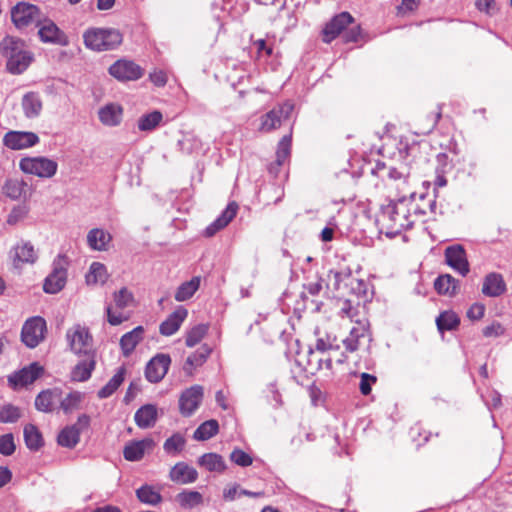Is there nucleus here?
<instances>
[{"instance_id":"nucleus-1","label":"nucleus","mask_w":512,"mask_h":512,"mask_svg":"<svg viewBox=\"0 0 512 512\" xmlns=\"http://www.w3.org/2000/svg\"><path fill=\"white\" fill-rule=\"evenodd\" d=\"M416 196L415 192H409L383 207L379 216L381 232L392 238L412 227L418 213H424L415 204Z\"/></svg>"},{"instance_id":"nucleus-2","label":"nucleus","mask_w":512,"mask_h":512,"mask_svg":"<svg viewBox=\"0 0 512 512\" xmlns=\"http://www.w3.org/2000/svg\"><path fill=\"white\" fill-rule=\"evenodd\" d=\"M0 51L7 60L6 67L11 74L23 73L33 60L25 43L12 36H7L0 42Z\"/></svg>"},{"instance_id":"nucleus-3","label":"nucleus","mask_w":512,"mask_h":512,"mask_svg":"<svg viewBox=\"0 0 512 512\" xmlns=\"http://www.w3.org/2000/svg\"><path fill=\"white\" fill-rule=\"evenodd\" d=\"M83 38L86 47L94 51L112 50L122 43V35L115 29H89Z\"/></svg>"},{"instance_id":"nucleus-4","label":"nucleus","mask_w":512,"mask_h":512,"mask_svg":"<svg viewBox=\"0 0 512 512\" xmlns=\"http://www.w3.org/2000/svg\"><path fill=\"white\" fill-rule=\"evenodd\" d=\"M20 170L25 174L39 178H52L58 169L56 161L47 157H24L19 162Z\"/></svg>"},{"instance_id":"nucleus-5","label":"nucleus","mask_w":512,"mask_h":512,"mask_svg":"<svg viewBox=\"0 0 512 512\" xmlns=\"http://www.w3.org/2000/svg\"><path fill=\"white\" fill-rule=\"evenodd\" d=\"M66 339L74 353L94 355L93 337L87 327L80 324L73 325L67 330Z\"/></svg>"},{"instance_id":"nucleus-6","label":"nucleus","mask_w":512,"mask_h":512,"mask_svg":"<svg viewBox=\"0 0 512 512\" xmlns=\"http://www.w3.org/2000/svg\"><path fill=\"white\" fill-rule=\"evenodd\" d=\"M68 258L58 255L53 261L51 273L45 278L43 289L46 293L56 294L60 292L67 281Z\"/></svg>"},{"instance_id":"nucleus-7","label":"nucleus","mask_w":512,"mask_h":512,"mask_svg":"<svg viewBox=\"0 0 512 512\" xmlns=\"http://www.w3.org/2000/svg\"><path fill=\"white\" fill-rule=\"evenodd\" d=\"M294 106L290 102H285L264 114L260 119L259 130L261 132H270L280 127L283 120L290 117Z\"/></svg>"},{"instance_id":"nucleus-8","label":"nucleus","mask_w":512,"mask_h":512,"mask_svg":"<svg viewBox=\"0 0 512 512\" xmlns=\"http://www.w3.org/2000/svg\"><path fill=\"white\" fill-rule=\"evenodd\" d=\"M45 331V320L41 317H32L22 327V341L27 347L34 348L44 339Z\"/></svg>"},{"instance_id":"nucleus-9","label":"nucleus","mask_w":512,"mask_h":512,"mask_svg":"<svg viewBox=\"0 0 512 512\" xmlns=\"http://www.w3.org/2000/svg\"><path fill=\"white\" fill-rule=\"evenodd\" d=\"M12 21L17 28H25L36 24L41 20L40 11L37 6L28 3L17 4L11 12Z\"/></svg>"},{"instance_id":"nucleus-10","label":"nucleus","mask_w":512,"mask_h":512,"mask_svg":"<svg viewBox=\"0 0 512 512\" xmlns=\"http://www.w3.org/2000/svg\"><path fill=\"white\" fill-rule=\"evenodd\" d=\"M89 423L90 418L88 415H80L76 424L67 426L61 430L57 439L58 444L62 447L74 448L80 440L81 431L88 428Z\"/></svg>"},{"instance_id":"nucleus-11","label":"nucleus","mask_w":512,"mask_h":512,"mask_svg":"<svg viewBox=\"0 0 512 512\" xmlns=\"http://www.w3.org/2000/svg\"><path fill=\"white\" fill-rule=\"evenodd\" d=\"M39 143V137L29 131H8L3 137V144L12 150H22L35 146Z\"/></svg>"},{"instance_id":"nucleus-12","label":"nucleus","mask_w":512,"mask_h":512,"mask_svg":"<svg viewBox=\"0 0 512 512\" xmlns=\"http://www.w3.org/2000/svg\"><path fill=\"white\" fill-rule=\"evenodd\" d=\"M37 26L39 27L38 35L42 42L60 46L68 45V37L52 20L41 19Z\"/></svg>"},{"instance_id":"nucleus-13","label":"nucleus","mask_w":512,"mask_h":512,"mask_svg":"<svg viewBox=\"0 0 512 512\" xmlns=\"http://www.w3.org/2000/svg\"><path fill=\"white\" fill-rule=\"evenodd\" d=\"M109 73L119 81H135L142 77V68L129 60H118L109 68Z\"/></svg>"},{"instance_id":"nucleus-14","label":"nucleus","mask_w":512,"mask_h":512,"mask_svg":"<svg viewBox=\"0 0 512 512\" xmlns=\"http://www.w3.org/2000/svg\"><path fill=\"white\" fill-rule=\"evenodd\" d=\"M43 372L42 366L34 362L8 376V382L14 389L32 384Z\"/></svg>"},{"instance_id":"nucleus-15","label":"nucleus","mask_w":512,"mask_h":512,"mask_svg":"<svg viewBox=\"0 0 512 512\" xmlns=\"http://www.w3.org/2000/svg\"><path fill=\"white\" fill-rule=\"evenodd\" d=\"M171 358L168 354H157L146 365L145 376L151 383L161 381L167 374Z\"/></svg>"},{"instance_id":"nucleus-16","label":"nucleus","mask_w":512,"mask_h":512,"mask_svg":"<svg viewBox=\"0 0 512 512\" xmlns=\"http://www.w3.org/2000/svg\"><path fill=\"white\" fill-rule=\"evenodd\" d=\"M203 399V387L200 385H194L186 389L180 399L179 407L180 412L184 416H191L196 409L199 407Z\"/></svg>"},{"instance_id":"nucleus-17","label":"nucleus","mask_w":512,"mask_h":512,"mask_svg":"<svg viewBox=\"0 0 512 512\" xmlns=\"http://www.w3.org/2000/svg\"><path fill=\"white\" fill-rule=\"evenodd\" d=\"M446 263L462 276L469 273V263L466 252L461 245L449 246L445 249Z\"/></svg>"},{"instance_id":"nucleus-18","label":"nucleus","mask_w":512,"mask_h":512,"mask_svg":"<svg viewBox=\"0 0 512 512\" xmlns=\"http://www.w3.org/2000/svg\"><path fill=\"white\" fill-rule=\"evenodd\" d=\"M354 22L353 17L348 12H342L336 15L326 24L323 30L324 42H331L335 39L344 29Z\"/></svg>"},{"instance_id":"nucleus-19","label":"nucleus","mask_w":512,"mask_h":512,"mask_svg":"<svg viewBox=\"0 0 512 512\" xmlns=\"http://www.w3.org/2000/svg\"><path fill=\"white\" fill-rule=\"evenodd\" d=\"M188 311L183 306H179L164 320L159 327V331L163 336H171L175 334L187 318Z\"/></svg>"},{"instance_id":"nucleus-20","label":"nucleus","mask_w":512,"mask_h":512,"mask_svg":"<svg viewBox=\"0 0 512 512\" xmlns=\"http://www.w3.org/2000/svg\"><path fill=\"white\" fill-rule=\"evenodd\" d=\"M155 446L151 438H145L127 444L123 450L124 458L128 461H139L147 451H151Z\"/></svg>"},{"instance_id":"nucleus-21","label":"nucleus","mask_w":512,"mask_h":512,"mask_svg":"<svg viewBox=\"0 0 512 512\" xmlns=\"http://www.w3.org/2000/svg\"><path fill=\"white\" fill-rule=\"evenodd\" d=\"M98 117L105 126H118L122 121L123 108L117 103H108L99 109Z\"/></svg>"},{"instance_id":"nucleus-22","label":"nucleus","mask_w":512,"mask_h":512,"mask_svg":"<svg viewBox=\"0 0 512 512\" xmlns=\"http://www.w3.org/2000/svg\"><path fill=\"white\" fill-rule=\"evenodd\" d=\"M238 211V205L236 202H231L227 205L225 210L221 213V215L212 222L206 229H205V236L212 237L215 235L219 230L225 228L232 219L236 216Z\"/></svg>"},{"instance_id":"nucleus-23","label":"nucleus","mask_w":512,"mask_h":512,"mask_svg":"<svg viewBox=\"0 0 512 512\" xmlns=\"http://www.w3.org/2000/svg\"><path fill=\"white\" fill-rule=\"evenodd\" d=\"M506 291V283L499 273H489L485 276L482 293L488 297H499Z\"/></svg>"},{"instance_id":"nucleus-24","label":"nucleus","mask_w":512,"mask_h":512,"mask_svg":"<svg viewBox=\"0 0 512 512\" xmlns=\"http://www.w3.org/2000/svg\"><path fill=\"white\" fill-rule=\"evenodd\" d=\"M169 476L173 482L189 484L197 480L198 472L188 464L179 462L172 467Z\"/></svg>"},{"instance_id":"nucleus-25","label":"nucleus","mask_w":512,"mask_h":512,"mask_svg":"<svg viewBox=\"0 0 512 512\" xmlns=\"http://www.w3.org/2000/svg\"><path fill=\"white\" fill-rule=\"evenodd\" d=\"M369 337L368 324L366 321H356V325L350 330L349 336L343 340L347 351L355 352L362 338Z\"/></svg>"},{"instance_id":"nucleus-26","label":"nucleus","mask_w":512,"mask_h":512,"mask_svg":"<svg viewBox=\"0 0 512 512\" xmlns=\"http://www.w3.org/2000/svg\"><path fill=\"white\" fill-rule=\"evenodd\" d=\"M111 241V234L101 228H93L87 234V244L94 251H107Z\"/></svg>"},{"instance_id":"nucleus-27","label":"nucleus","mask_w":512,"mask_h":512,"mask_svg":"<svg viewBox=\"0 0 512 512\" xmlns=\"http://www.w3.org/2000/svg\"><path fill=\"white\" fill-rule=\"evenodd\" d=\"M21 106L24 115L29 119L37 118L43 108L41 97L36 92L26 93L22 98Z\"/></svg>"},{"instance_id":"nucleus-28","label":"nucleus","mask_w":512,"mask_h":512,"mask_svg":"<svg viewBox=\"0 0 512 512\" xmlns=\"http://www.w3.org/2000/svg\"><path fill=\"white\" fill-rule=\"evenodd\" d=\"M144 328L135 327L132 331L125 333L120 339V347L124 356L128 357L143 340Z\"/></svg>"},{"instance_id":"nucleus-29","label":"nucleus","mask_w":512,"mask_h":512,"mask_svg":"<svg viewBox=\"0 0 512 512\" xmlns=\"http://www.w3.org/2000/svg\"><path fill=\"white\" fill-rule=\"evenodd\" d=\"M212 349L207 345H202L197 351L192 353L190 356L187 357L186 362L184 364V371L192 375L193 370L197 367L202 366L209 355L211 354Z\"/></svg>"},{"instance_id":"nucleus-30","label":"nucleus","mask_w":512,"mask_h":512,"mask_svg":"<svg viewBox=\"0 0 512 512\" xmlns=\"http://www.w3.org/2000/svg\"><path fill=\"white\" fill-rule=\"evenodd\" d=\"M27 190V183L18 178L7 179L2 186V193L12 199L19 200L25 196Z\"/></svg>"},{"instance_id":"nucleus-31","label":"nucleus","mask_w":512,"mask_h":512,"mask_svg":"<svg viewBox=\"0 0 512 512\" xmlns=\"http://www.w3.org/2000/svg\"><path fill=\"white\" fill-rule=\"evenodd\" d=\"M60 397L61 391L59 389L42 391L35 399V407L42 412H51Z\"/></svg>"},{"instance_id":"nucleus-32","label":"nucleus","mask_w":512,"mask_h":512,"mask_svg":"<svg viewBox=\"0 0 512 512\" xmlns=\"http://www.w3.org/2000/svg\"><path fill=\"white\" fill-rule=\"evenodd\" d=\"M434 288L439 294L452 297L458 292L459 281L450 274L440 275L434 282Z\"/></svg>"},{"instance_id":"nucleus-33","label":"nucleus","mask_w":512,"mask_h":512,"mask_svg":"<svg viewBox=\"0 0 512 512\" xmlns=\"http://www.w3.org/2000/svg\"><path fill=\"white\" fill-rule=\"evenodd\" d=\"M134 418L140 428L152 427L157 420V408L152 404L144 405L136 411Z\"/></svg>"},{"instance_id":"nucleus-34","label":"nucleus","mask_w":512,"mask_h":512,"mask_svg":"<svg viewBox=\"0 0 512 512\" xmlns=\"http://www.w3.org/2000/svg\"><path fill=\"white\" fill-rule=\"evenodd\" d=\"M87 358L79 362L72 370V380L83 382L90 378L92 371L95 368V357L94 355H86Z\"/></svg>"},{"instance_id":"nucleus-35","label":"nucleus","mask_w":512,"mask_h":512,"mask_svg":"<svg viewBox=\"0 0 512 512\" xmlns=\"http://www.w3.org/2000/svg\"><path fill=\"white\" fill-rule=\"evenodd\" d=\"M15 258L14 261H18L21 263H34L37 260V252L34 249V246L30 242H20L15 248Z\"/></svg>"},{"instance_id":"nucleus-36","label":"nucleus","mask_w":512,"mask_h":512,"mask_svg":"<svg viewBox=\"0 0 512 512\" xmlns=\"http://www.w3.org/2000/svg\"><path fill=\"white\" fill-rule=\"evenodd\" d=\"M23 434L24 441L28 449L37 451L43 446L44 442L42 434L35 425L27 424L24 427Z\"/></svg>"},{"instance_id":"nucleus-37","label":"nucleus","mask_w":512,"mask_h":512,"mask_svg":"<svg viewBox=\"0 0 512 512\" xmlns=\"http://www.w3.org/2000/svg\"><path fill=\"white\" fill-rule=\"evenodd\" d=\"M107 279L108 273L105 265L100 262H93L86 274V283L88 285H103Z\"/></svg>"},{"instance_id":"nucleus-38","label":"nucleus","mask_w":512,"mask_h":512,"mask_svg":"<svg viewBox=\"0 0 512 512\" xmlns=\"http://www.w3.org/2000/svg\"><path fill=\"white\" fill-rule=\"evenodd\" d=\"M200 277H193L191 280L182 283L175 293V300L183 302L190 299L195 292L199 289Z\"/></svg>"},{"instance_id":"nucleus-39","label":"nucleus","mask_w":512,"mask_h":512,"mask_svg":"<svg viewBox=\"0 0 512 512\" xmlns=\"http://www.w3.org/2000/svg\"><path fill=\"white\" fill-rule=\"evenodd\" d=\"M437 328L440 332L456 329L460 324V318L454 311H444L436 319Z\"/></svg>"},{"instance_id":"nucleus-40","label":"nucleus","mask_w":512,"mask_h":512,"mask_svg":"<svg viewBox=\"0 0 512 512\" xmlns=\"http://www.w3.org/2000/svg\"><path fill=\"white\" fill-rule=\"evenodd\" d=\"M198 464L209 471L222 472L225 470V462L219 454L206 453L198 459Z\"/></svg>"},{"instance_id":"nucleus-41","label":"nucleus","mask_w":512,"mask_h":512,"mask_svg":"<svg viewBox=\"0 0 512 512\" xmlns=\"http://www.w3.org/2000/svg\"><path fill=\"white\" fill-rule=\"evenodd\" d=\"M137 498L144 504L155 506L162 501L161 494L150 485H144L137 489Z\"/></svg>"},{"instance_id":"nucleus-42","label":"nucleus","mask_w":512,"mask_h":512,"mask_svg":"<svg viewBox=\"0 0 512 512\" xmlns=\"http://www.w3.org/2000/svg\"><path fill=\"white\" fill-rule=\"evenodd\" d=\"M83 397L84 395L81 392H70L64 398L60 399V408L65 414H70L73 411L80 409Z\"/></svg>"},{"instance_id":"nucleus-43","label":"nucleus","mask_w":512,"mask_h":512,"mask_svg":"<svg viewBox=\"0 0 512 512\" xmlns=\"http://www.w3.org/2000/svg\"><path fill=\"white\" fill-rule=\"evenodd\" d=\"M176 501L182 508L192 509L203 502L202 495L197 491H183L176 496Z\"/></svg>"},{"instance_id":"nucleus-44","label":"nucleus","mask_w":512,"mask_h":512,"mask_svg":"<svg viewBox=\"0 0 512 512\" xmlns=\"http://www.w3.org/2000/svg\"><path fill=\"white\" fill-rule=\"evenodd\" d=\"M125 375V368L121 367L109 382L98 391V397L103 399L111 396L122 384Z\"/></svg>"},{"instance_id":"nucleus-45","label":"nucleus","mask_w":512,"mask_h":512,"mask_svg":"<svg viewBox=\"0 0 512 512\" xmlns=\"http://www.w3.org/2000/svg\"><path fill=\"white\" fill-rule=\"evenodd\" d=\"M219 425L216 420H208L202 423L194 432V439L198 441L208 440L218 433Z\"/></svg>"},{"instance_id":"nucleus-46","label":"nucleus","mask_w":512,"mask_h":512,"mask_svg":"<svg viewBox=\"0 0 512 512\" xmlns=\"http://www.w3.org/2000/svg\"><path fill=\"white\" fill-rule=\"evenodd\" d=\"M162 118L163 116L160 111H153L142 115L138 119V129L140 131H152L160 124Z\"/></svg>"},{"instance_id":"nucleus-47","label":"nucleus","mask_w":512,"mask_h":512,"mask_svg":"<svg viewBox=\"0 0 512 512\" xmlns=\"http://www.w3.org/2000/svg\"><path fill=\"white\" fill-rule=\"evenodd\" d=\"M185 444V437L180 433H175L164 442L163 449L167 454L177 455L184 449Z\"/></svg>"},{"instance_id":"nucleus-48","label":"nucleus","mask_w":512,"mask_h":512,"mask_svg":"<svg viewBox=\"0 0 512 512\" xmlns=\"http://www.w3.org/2000/svg\"><path fill=\"white\" fill-rule=\"evenodd\" d=\"M22 416L20 408L12 404L0 405V423H15Z\"/></svg>"},{"instance_id":"nucleus-49","label":"nucleus","mask_w":512,"mask_h":512,"mask_svg":"<svg viewBox=\"0 0 512 512\" xmlns=\"http://www.w3.org/2000/svg\"><path fill=\"white\" fill-rule=\"evenodd\" d=\"M208 325L207 324H198L194 327H192L186 335V345L188 347H194L197 345L207 334L208 332Z\"/></svg>"},{"instance_id":"nucleus-50","label":"nucleus","mask_w":512,"mask_h":512,"mask_svg":"<svg viewBox=\"0 0 512 512\" xmlns=\"http://www.w3.org/2000/svg\"><path fill=\"white\" fill-rule=\"evenodd\" d=\"M113 300L117 309H124L133 303L134 296L131 291L123 287L113 294Z\"/></svg>"},{"instance_id":"nucleus-51","label":"nucleus","mask_w":512,"mask_h":512,"mask_svg":"<svg viewBox=\"0 0 512 512\" xmlns=\"http://www.w3.org/2000/svg\"><path fill=\"white\" fill-rule=\"evenodd\" d=\"M291 151V136H284L279 144L276 151V164L281 166L289 158Z\"/></svg>"},{"instance_id":"nucleus-52","label":"nucleus","mask_w":512,"mask_h":512,"mask_svg":"<svg viewBox=\"0 0 512 512\" xmlns=\"http://www.w3.org/2000/svg\"><path fill=\"white\" fill-rule=\"evenodd\" d=\"M16 445L11 433L0 435V454L10 456L15 452Z\"/></svg>"},{"instance_id":"nucleus-53","label":"nucleus","mask_w":512,"mask_h":512,"mask_svg":"<svg viewBox=\"0 0 512 512\" xmlns=\"http://www.w3.org/2000/svg\"><path fill=\"white\" fill-rule=\"evenodd\" d=\"M230 460L241 467L250 466L252 457L241 449H234L230 454Z\"/></svg>"},{"instance_id":"nucleus-54","label":"nucleus","mask_w":512,"mask_h":512,"mask_svg":"<svg viewBox=\"0 0 512 512\" xmlns=\"http://www.w3.org/2000/svg\"><path fill=\"white\" fill-rule=\"evenodd\" d=\"M323 356L316 351L309 349L307 368L311 372L322 370Z\"/></svg>"},{"instance_id":"nucleus-55","label":"nucleus","mask_w":512,"mask_h":512,"mask_svg":"<svg viewBox=\"0 0 512 512\" xmlns=\"http://www.w3.org/2000/svg\"><path fill=\"white\" fill-rule=\"evenodd\" d=\"M377 381L376 376L368 374V373H362L360 375V384L359 389L363 395H369L372 390V385L375 384Z\"/></svg>"},{"instance_id":"nucleus-56","label":"nucleus","mask_w":512,"mask_h":512,"mask_svg":"<svg viewBox=\"0 0 512 512\" xmlns=\"http://www.w3.org/2000/svg\"><path fill=\"white\" fill-rule=\"evenodd\" d=\"M107 321L110 325L117 326L128 320L129 316L122 312L114 311L111 305L106 307Z\"/></svg>"},{"instance_id":"nucleus-57","label":"nucleus","mask_w":512,"mask_h":512,"mask_svg":"<svg viewBox=\"0 0 512 512\" xmlns=\"http://www.w3.org/2000/svg\"><path fill=\"white\" fill-rule=\"evenodd\" d=\"M485 313V306L481 303H474L467 311V317L472 320H480Z\"/></svg>"},{"instance_id":"nucleus-58","label":"nucleus","mask_w":512,"mask_h":512,"mask_svg":"<svg viewBox=\"0 0 512 512\" xmlns=\"http://www.w3.org/2000/svg\"><path fill=\"white\" fill-rule=\"evenodd\" d=\"M504 333V328L498 322H493L492 324L486 326L483 329V335L485 337H497Z\"/></svg>"},{"instance_id":"nucleus-59","label":"nucleus","mask_w":512,"mask_h":512,"mask_svg":"<svg viewBox=\"0 0 512 512\" xmlns=\"http://www.w3.org/2000/svg\"><path fill=\"white\" fill-rule=\"evenodd\" d=\"M150 80L158 87H163L167 83L166 73L162 70H155L149 75Z\"/></svg>"},{"instance_id":"nucleus-60","label":"nucleus","mask_w":512,"mask_h":512,"mask_svg":"<svg viewBox=\"0 0 512 512\" xmlns=\"http://www.w3.org/2000/svg\"><path fill=\"white\" fill-rule=\"evenodd\" d=\"M239 492H240V489H239L238 485L227 487L223 491V498L226 501H233L236 498L240 497Z\"/></svg>"},{"instance_id":"nucleus-61","label":"nucleus","mask_w":512,"mask_h":512,"mask_svg":"<svg viewBox=\"0 0 512 512\" xmlns=\"http://www.w3.org/2000/svg\"><path fill=\"white\" fill-rule=\"evenodd\" d=\"M322 280L317 279L305 285V290L312 296L318 295L322 290Z\"/></svg>"},{"instance_id":"nucleus-62","label":"nucleus","mask_w":512,"mask_h":512,"mask_svg":"<svg viewBox=\"0 0 512 512\" xmlns=\"http://www.w3.org/2000/svg\"><path fill=\"white\" fill-rule=\"evenodd\" d=\"M343 37L346 42H356L360 37V27L351 28L344 33Z\"/></svg>"},{"instance_id":"nucleus-63","label":"nucleus","mask_w":512,"mask_h":512,"mask_svg":"<svg viewBox=\"0 0 512 512\" xmlns=\"http://www.w3.org/2000/svg\"><path fill=\"white\" fill-rule=\"evenodd\" d=\"M12 477L11 471L7 467L0 466V487L6 485Z\"/></svg>"},{"instance_id":"nucleus-64","label":"nucleus","mask_w":512,"mask_h":512,"mask_svg":"<svg viewBox=\"0 0 512 512\" xmlns=\"http://www.w3.org/2000/svg\"><path fill=\"white\" fill-rule=\"evenodd\" d=\"M321 240L323 242H329L333 240L334 237V230L329 227H325L320 234Z\"/></svg>"}]
</instances>
